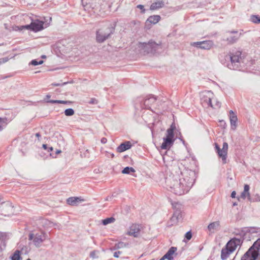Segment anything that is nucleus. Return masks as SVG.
<instances>
[{
	"label": "nucleus",
	"instance_id": "nucleus-1",
	"mask_svg": "<svg viewBox=\"0 0 260 260\" xmlns=\"http://www.w3.org/2000/svg\"><path fill=\"white\" fill-rule=\"evenodd\" d=\"M195 181V172L174 165L170 174L166 178V186L174 194L181 196L189 191Z\"/></svg>",
	"mask_w": 260,
	"mask_h": 260
},
{
	"label": "nucleus",
	"instance_id": "nucleus-2",
	"mask_svg": "<svg viewBox=\"0 0 260 260\" xmlns=\"http://www.w3.org/2000/svg\"><path fill=\"white\" fill-rule=\"evenodd\" d=\"M138 48L144 54L159 53L162 50L161 43H156L152 40H150L148 43H139Z\"/></svg>",
	"mask_w": 260,
	"mask_h": 260
},
{
	"label": "nucleus",
	"instance_id": "nucleus-3",
	"mask_svg": "<svg viewBox=\"0 0 260 260\" xmlns=\"http://www.w3.org/2000/svg\"><path fill=\"white\" fill-rule=\"evenodd\" d=\"M259 250L260 238H258L243 255L241 260H260Z\"/></svg>",
	"mask_w": 260,
	"mask_h": 260
},
{
	"label": "nucleus",
	"instance_id": "nucleus-4",
	"mask_svg": "<svg viewBox=\"0 0 260 260\" xmlns=\"http://www.w3.org/2000/svg\"><path fill=\"white\" fill-rule=\"evenodd\" d=\"M175 129V126L172 124L169 128L167 131V136L164 138V142L161 145L162 149H168L174 144V131Z\"/></svg>",
	"mask_w": 260,
	"mask_h": 260
},
{
	"label": "nucleus",
	"instance_id": "nucleus-5",
	"mask_svg": "<svg viewBox=\"0 0 260 260\" xmlns=\"http://www.w3.org/2000/svg\"><path fill=\"white\" fill-rule=\"evenodd\" d=\"M114 28L113 27L103 28L96 31V40L99 43H103L106 39L109 38L114 32Z\"/></svg>",
	"mask_w": 260,
	"mask_h": 260
},
{
	"label": "nucleus",
	"instance_id": "nucleus-6",
	"mask_svg": "<svg viewBox=\"0 0 260 260\" xmlns=\"http://www.w3.org/2000/svg\"><path fill=\"white\" fill-rule=\"evenodd\" d=\"M46 239V235L42 232L30 233L28 235V240L32 241L33 244L36 247H40L41 244Z\"/></svg>",
	"mask_w": 260,
	"mask_h": 260
},
{
	"label": "nucleus",
	"instance_id": "nucleus-7",
	"mask_svg": "<svg viewBox=\"0 0 260 260\" xmlns=\"http://www.w3.org/2000/svg\"><path fill=\"white\" fill-rule=\"evenodd\" d=\"M241 52L238 51L235 54L226 56L227 58L231 60V63L228 65V67L232 70H237L239 67L240 62Z\"/></svg>",
	"mask_w": 260,
	"mask_h": 260
},
{
	"label": "nucleus",
	"instance_id": "nucleus-8",
	"mask_svg": "<svg viewBox=\"0 0 260 260\" xmlns=\"http://www.w3.org/2000/svg\"><path fill=\"white\" fill-rule=\"evenodd\" d=\"M215 148L217 153H218V156L221 158L223 164H226L228 150V144L226 142H224L223 143L222 149H220L217 143H215Z\"/></svg>",
	"mask_w": 260,
	"mask_h": 260
},
{
	"label": "nucleus",
	"instance_id": "nucleus-9",
	"mask_svg": "<svg viewBox=\"0 0 260 260\" xmlns=\"http://www.w3.org/2000/svg\"><path fill=\"white\" fill-rule=\"evenodd\" d=\"M244 234V233L242 232L240 237L233 238L227 243L226 246L231 250L230 251L234 252L238 246L242 244L243 238L241 236V235H243Z\"/></svg>",
	"mask_w": 260,
	"mask_h": 260
},
{
	"label": "nucleus",
	"instance_id": "nucleus-10",
	"mask_svg": "<svg viewBox=\"0 0 260 260\" xmlns=\"http://www.w3.org/2000/svg\"><path fill=\"white\" fill-rule=\"evenodd\" d=\"M228 34H229L228 36L224 40L228 42V44H233L236 43L239 39L241 36V33H238L237 31H229Z\"/></svg>",
	"mask_w": 260,
	"mask_h": 260
},
{
	"label": "nucleus",
	"instance_id": "nucleus-11",
	"mask_svg": "<svg viewBox=\"0 0 260 260\" xmlns=\"http://www.w3.org/2000/svg\"><path fill=\"white\" fill-rule=\"evenodd\" d=\"M142 227L141 225L134 224L129 228V230L127 232V235L137 238L140 236L141 231Z\"/></svg>",
	"mask_w": 260,
	"mask_h": 260
},
{
	"label": "nucleus",
	"instance_id": "nucleus-12",
	"mask_svg": "<svg viewBox=\"0 0 260 260\" xmlns=\"http://www.w3.org/2000/svg\"><path fill=\"white\" fill-rule=\"evenodd\" d=\"M191 45L201 49L209 50L213 46V42L212 41L197 42H193Z\"/></svg>",
	"mask_w": 260,
	"mask_h": 260
},
{
	"label": "nucleus",
	"instance_id": "nucleus-13",
	"mask_svg": "<svg viewBox=\"0 0 260 260\" xmlns=\"http://www.w3.org/2000/svg\"><path fill=\"white\" fill-rule=\"evenodd\" d=\"M213 93L211 91H207L203 92L201 95V101L202 104L205 106H210L212 102Z\"/></svg>",
	"mask_w": 260,
	"mask_h": 260
},
{
	"label": "nucleus",
	"instance_id": "nucleus-14",
	"mask_svg": "<svg viewBox=\"0 0 260 260\" xmlns=\"http://www.w3.org/2000/svg\"><path fill=\"white\" fill-rule=\"evenodd\" d=\"M44 22L42 21L36 20L32 22L29 25H26L25 27L27 29H31L35 31H38L43 28Z\"/></svg>",
	"mask_w": 260,
	"mask_h": 260
},
{
	"label": "nucleus",
	"instance_id": "nucleus-15",
	"mask_svg": "<svg viewBox=\"0 0 260 260\" xmlns=\"http://www.w3.org/2000/svg\"><path fill=\"white\" fill-rule=\"evenodd\" d=\"M177 248L176 247H171L168 252L160 259V260H165L167 259L168 260H173V255H177Z\"/></svg>",
	"mask_w": 260,
	"mask_h": 260
},
{
	"label": "nucleus",
	"instance_id": "nucleus-16",
	"mask_svg": "<svg viewBox=\"0 0 260 260\" xmlns=\"http://www.w3.org/2000/svg\"><path fill=\"white\" fill-rule=\"evenodd\" d=\"M230 114L231 128L233 130H235L237 127V121L238 120L237 115L232 110L230 111Z\"/></svg>",
	"mask_w": 260,
	"mask_h": 260
},
{
	"label": "nucleus",
	"instance_id": "nucleus-17",
	"mask_svg": "<svg viewBox=\"0 0 260 260\" xmlns=\"http://www.w3.org/2000/svg\"><path fill=\"white\" fill-rule=\"evenodd\" d=\"M83 201L84 200L80 197H70L67 200V204L71 206H76L79 202Z\"/></svg>",
	"mask_w": 260,
	"mask_h": 260
},
{
	"label": "nucleus",
	"instance_id": "nucleus-18",
	"mask_svg": "<svg viewBox=\"0 0 260 260\" xmlns=\"http://www.w3.org/2000/svg\"><path fill=\"white\" fill-rule=\"evenodd\" d=\"M220 226V222L216 221L210 223L208 226V229L210 233H214L219 229Z\"/></svg>",
	"mask_w": 260,
	"mask_h": 260
},
{
	"label": "nucleus",
	"instance_id": "nucleus-19",
	"mask_svg": "<svg viewBox=\"0 0 260 260\" xmlns=\"http://www.w3.org/2000/svg\"><path fill=\"white\" fill-rule=\"evenodd\" d=\"M132 147L131 143L129 141H126L121 143L117 148V151L118 152H122L126 150L130 149Z\"/></svg>",
	"mask_w": 260,
	"mask_h": 260
},
{
	"label": "nucleus",
	"instance_id": "nucleus-20",
	"mask_svg": "<svg viewBox=\"0 0 260 260\" xmlns=\"http://www.w3.org/2000/svg\"><path fill=\"white\" fill-rule=\"evenodd\" d=\"M249 186L248 184H245L244 187V190L241 193L240 198L245 199L246 197H248V200L251 201V198L250 197V193H249Z\"/></svg>",
	"mask_w": 260,
	"mask_h": 260
},
{
	"label": "nucleus",
	"instance_id": "nucleus-21",
	"mask_svg": "<svg viewBox=\"0 0 260 260\" xmlns=\"http://www.w3.org/2000/svg\"><path fill=\"white\" fill-rule=\"evenodd\" d=\"M231 250L227 246H226L225 248H222L221 252V258L222 260L226 259L229 255L233 252L232 251H230Z\"/></svg>",
	"mask_w": 260,
	"mask_h": 260
},
{
	"label": "nucleus",
	"instance_id": "nucleus-22",
	"mask_svg": "<svg viewBox=\"0 0 260 260\" xmlns=\"http://www.w3.org/2000/svg\"><path fill=\"white\" fill-rule=\"evenodd\" d=\"M160 20L159 15H152L148 17L146 21V23L149 22L151 24H156Z\"/></svg>",
	"mask_w": 260,
	"mask_h": 260
},
{
	"label": "nucleus",
	"instance_id": "nucleus-23",
	"mask_svg": "<svg viewBox=\"0 0 260 260\" xmlns=\"http://www.w3.org/2000/svg\"><path fill=\"white\" fill-rule=\"evenodd\" d=\"M164 6V2L163 1H158L153 3L150 7L151 10H155L163 7Z\"/></svg>",
	"mask_w": 260,
	"mask_h": 260
},
{
	"label": "nucleus",
	"instance_id": "nucleus-24",
	"mask_svg": "<svg viewBox=\"0 0 260 260\" xmlns=\"http://www.w3.org/2000/svg\"><path fill=\"white\" fill-rule=\"evenodd\" d=\"M156 99L153 96H151L150 98H146L144 101V104L145 106H149L153 103H154Z\"/></svg>",
	"mask_w": 260,
	"mask_h": 260
},
{
	"label": "nucleus",
	"instance_id": "nucleus-25",
	"mask_svg": "<svg viewBox=\"0 0 260 260\" xmlns=\"http://www.w3.org/2000/svg\"><path fill=\"white\" fill-rule=\"evenodd\" d=\"M128 245V243L120 242L115 245L114 247H113V249L116 250L120 248H122L123 247L127 246Z\"/></svg>",
	"mask_w": 260,
	"mask_h": 260
},
{
	"label": "nucleus",
	"instance_id": "nucleus-26",
	"mask_svg": "<svg viewBox=\"0 0 260 260\" xmlns=\"http://www.w3.org/2000/svg\"><path fill=\"white\" fill-rule=\"evenodd\" d=\"M250 21L254 23H260V16L252 15L250 17Z\"/></svg>",
	"mask_w": 260,
	"mask_h": 260
},
{
	"label": "nucleus",
	"instance_id": "nucleus-27",
	"mask_svg": "<svg viewBox=\"0 0 260 260\" xmlns=\"http://www.w3.org/2000/svg\"><path fill=\"white\" fill-rule=\"evenodd\" d=\"M115 221V219L113 217H111L107 218L103 220L102 223L104 225H107L108 224L113 223Z\"/></svg>",
	"mask_w": 260,
	"mask_h": 260
},
{
	"label": "nucleus",
	"instance_id": "nucleus-28",
	"mask_svg": "<svg viewBox=\"0 0 260 260\" xmlns=\"http://www.w3.org/2000/svg\"><path fill=\"white\" fill-rule=\"evenodd\" d=\"M131 172H135V169L132 167H126L122 171V174H129Z\"/></svg>",
	"mask_w": 260,
	"mask_h": 260
},
{
	"label": "nucleus",
	"instance_id": "nucleus-29",
	"mask_svg": "<svg viewBox=\"0 0 260 260\" xmlns=\"http://www.w3.org/2000/svg\"><path fill=\"white\" fill-rule=\"evenodd\" d=\"M181 217L180 212L176 211L171 218V221H176Z\"/></svg>",
	"mask_w": 260,
	"mask_h": 260
},
{
	"label": "nucleus",
	"instance_id": "nucleus-30",
	"mask_svg": "<svg viewBox=\"0 0 260 260\" xmlns=\"http://www.w3.org/2000/svg\"><path fill=\"white\" fill-rule=\"evenodd\" d=\"M75 112L72 108H69L64 111V114L67 116H71L74 114Z\"/></svg>",
	"mask_w": 260,
	"mask_h": 260
},
{
	"label": "nucleus",
	"instance_id": "nucleus-31",
	"mask_svg": "<svg viewBox=\"0 0 260 260\" xmlns=\"http://www.w3.org/2000/svg\"><path fill=\"white\" fill-rule=\"evenodd\" d=\"M20 258L19 251L17 250L13 254V256L11 257L12 260H19Z\"/></svg>",
	"mask_w": 260,
	"mask_h": 260
},
{
	"label": "nucleus",
	"instance_id": "nucleus-32",
	"mask_svg": "<svg viewBox=\"0 0 260 260\" xmlns=\"http://www.w3.org/2000/svg\"><path fill=\"white\" fill-rule=\"evenodd\" d=\"M220 102L217 101H215V103L214 104H213L211 102V104L210 105V106L214 109H218L220 107Z\"/></svg>",
	"mask_w": 260,
	"mask_h": 260
},
{
	"label": "nucleus",
	"instance_id": "nucleus-33",
	"mask_svg": "<svg viewBox=\"0 0 260 260\" xmlns=\"http://www.w3.org/2000/svg\"><path fill=\"white\" fill-rule=\"evenodd\" d=\"M8 239L7 235L6 233H0V240L5 242Z\"/></svg>",
	"mask_w": 260,
	"mask_h": 260
},
{
	"label": "nucleus",
	"instance_id": "nucleus-34",
	"mask_svg": "<svg viewBox=\"0 0 260 260\" xmlns=\"http://www.w3.org/2000/svg\"><path fill=\"white\" fill-rule=\"evenodd\" d=\"M43 63V60H40L39 61H38L36 59H34V60H32L31 62H30V64L33 65V66H38L39 64H41Z\"/></svg>",
	"mask_w": 260,
	"mask_h": 260
},
{
	"label": "nucleus",
	"instance_id": "nucleus-35",
	"mask_svg": "<svg viewBox=\"0 0 260 260\" xmlns=\"http://www.w3.org/2000/svg\"><path fill=\"white\" fill-rule=\"evenodd\" d=\"M9 60V58L8 57H5L0 58V66L3 63H4L7 62Z\"/></svg>",
	"mask_w": 260,
	"mask_h": 260
},
{
	"label": "nucleus",
	"instance_id": "nucleus-36",
	"mask_svg": "<svg viewBox=\"0 0 260 260\" xmlns=\"http://www.w3.org/2000/svg\"><path fill=\"white\" fill-rule=\"evenodd\" d=\"M185 237L187 240H189L192 237V234L190 231L187 232L185 235Z\"/></svg>",
	"mask_w": 260,
	"mask_h": 260
},
{
	"label": "nucleus",
	"instance_id": "nucleus-37",
	"mask_svg": "<svg viewBox=\"0 0 260 260\" xmlns=\"http://www.w3.org/2000/svg\"><path fill=\"white\" fill-rule=\"evenodd\" d=\"M5 126L4 120L0 118V131L2 130L4 126Z\"/></svg>",
	"mask_w": 260,
	"mask_h": 260
},
{
	"label": "nucleus",
	"instance_id": "nucleus-38",
	"mask_svg": "<svg viewBox=\"0 0 260 260\" xmlns=\"http://www.w3.org/2000/svg\"><path fill=\"white\" fill-rule=\"evenodd\" d=\"M137 7L142 10V13H144L145 10L144 9V7L142 5H138Z\"/></svg>",
	"mask_w": 260,
	"mask_h": 260
},
{
	"label": "nucleus",
	"instance_id": "nucleus-39",
	"mask_svg": "<svg viewBox=\"0 0 260 260\" xmlns=\"http://www.w3.org/2000/svg\"><path fill=\"white\" fill-rule=\"evenodd\" d=\"M90 256L93 258H96L98 256L96 255V251H93L90 252Z\"/></svg>",
	"mask_w": 260,
	"mask_h": 260
},
{
	"label": "nucleus",
	"instance_id": "nucleus-40",
	"mask_svg": "<svg viewBox=\"0 0 260 260\" xmlns=\"http://www.w3.org/2000/svg\"><path fill=\"white\" fill-rule=\"evenodd\" d=\"M89 103L91 104H98V101L95 99H91L89 102Z\"/></svg>",
	"mask_w": 260,
	"mask_h": 260
},
{
	"label": "nucleus",
	"instance_id": "nucleus-41",
	"mask_svg": "<svg viewBox=\"0 0 260 260\" xmlns=\"http://www.w3.org/2000/svg\"><path fill=\"white\" fill-rule=\"evenodd\" d=\"M48 103L52 104H59V100H49L47 101Z\"/></svg>",
	"mask_w": 260,
	"mask_h": 260
},
{
	"label": "nucleus",
	"instance_id": "nucleus-42",
	"mask_svg": "<svg viewBox=\"0 0 260 260\" xmlns=\"http://www.w3.org/2000/svg\"><path fill=\"white\" fill-rule=\"evenodd\" d=\"M121 251H116V252H115L114 253L113 255H114V256L115 257L117 258V257H119V254H121Z\"/></svg>",
	"mask_w": 260,
	"mask_h": 260
},
{
	"label": "nucleus",
	"instance_id": "nucleus-43",
	"mask_svg": "<svg viewBox=\"0 0 260 260\" xmlns=\"http://www.w3.org/2000/svg\"><path fill=\"white\" fill-rule=\"evenodd\" d=\"M67 82H64L62 84L61 83H52V85L55 86H60L66 84Z\"/></svg>",
	"mask_w": 260,
	"mask_h": 260
},
{
	"label": "nucleus",
	"instance_id": "nucleus-44",
	"mask_svg": "<svg viewBox=\"0 0 260 260\" xmlns=\"http://www.w3.org/2000/svg\"><path fill=\"white\" fill-rule=\"evenodd\" d=\"M107 140L106 138H102L101 140V142L103 144H105L107 143Z\"/></svg>",
	"mask_w": 260,
	"mask_h": 260
},
{
	"label": "nucleus",
	"instance_id": "nucleus-45",
	"mask_svg": "<svg viewBox=\"0 0 260 260\" xmlns=\"http://www.w3.org/2000/svg\"><path fill=\"white\" fill-rule=\"evenodd\" d=\"M220 122L221 123V125L223 126V128H224L226 125V123L225 122V121L224 120H220Z\"/></svg>",
	"mask_w": 260,
	"mask_h": 260
},
{
	"label": "nucleus",
	"instance_id": "nucleus-46",
	"mask_svg": "<svg viewBox=\"0 0 260 260\" xmlns=\"http://www.w3.org/2000/svg\"><path fill=\"white\" fill-rule=\"evenodd\" d=\"M236 192L235 191H233L231 193V197L232 198H235L236 197Z\"/></svg>",
	"mask_w": 260,
	"mask_h": 260
},
{
	"label": "nucleus",
	"instance_id": "nucleus-47",
	"mask_svg": "<svg viewBox=\"0 0 260 260\" xmlns=\"http://www.w3.org/2000/svg\"><path fill=\"white\" fill-rule=\"evenodd\" d=\"M59 104H67V102H66V101L59 100Z\"/></svg>",
	"mask_w": 260,
	"mask_h": 260
},
{
	"label": "nucleus",
	"instance_id": "nucleus-48",
	"mask_svg": "<svg viewBox=\"0 0 260 260\" xmlns=\"http://www.w3.org/2000/svg\"><path fill=\"white\" fill-rule=\"evenodd\" d=\"M43 147L46 149V150H48V148L49 147H48L47 145V144H43Z\"/></svg>",
	"mask_w": 260,
	"mask_h": 260
},
{
	"label": "nucleus",
	"instance_id": "nucleus-49",
	"mask_svg": "<svg viewBox=\"0 0 260 260\" xmlns=\"http://www.w3.org/2000/svg\"><path fill=\"white\" fill-rule=\"evenodd\" d=\"M53 148L52 147H49L48 148V151H49V152L53 150Z\"/></svg>",
	"mask_w": 260,
	"mask_h": 260
},
{
	"label": "nucleus",
	"instance_id": "nucleus-50",
	"mask_svg": "<svg viewBox=\"0 0 260 260\" xmlns=\"http://www.w3.org/2000/svg\"><path fill=\"white\" fill-rule=\"evenodd\" d=\"M36 136L37 138H39L41 137V135H40V133H38L36 134Z\"/></svg>",
	"mask_w": 260,
	"mask_h": 260
},
{
	"label": "nucleus",
	"instance_id": "nucleus-51",
	"mask_svg": "<svg viewBox=\"0 0 260 260\" xmlns=\"http://www.w3.org/2000/svg\"><path fill=\"white\" fill-rule=\"evenodd\" d=\"M61 152V150H57L56 152H55V154H59Z\"/></svg>",
	"mask_w": 260,
	"mask_h": 260
},
{
	"label": "nucleus",
	"instance_id": "nucleus-52",
	"mask_svg": "<svg viewBox=\"0 0 260 260\" xmlns=\"http://www.w3.org/2000/svg\"><path fill=\"white\" fill-rule=\"evenodd\" d=\"M2 255V249L0 248V256Z\"/></svg>",
	"mask_w": 260,
	"mask_h": 260
},
{
	"label": "nucleus",
	"instance_id": "nucleus-53",
	"mask_svg": "<svg viewBox=\"0 0 260 260\" xmlns=\"http://www.w3.org/2000/svg\"><path fill=\"white\" fill-rule=\"evenodd\" d=\"M111 158H113L114 157V154L113 153H111L110 154Z\"/></svg>",
	"mask_w": 260,
	"mask_h": 260
},
{
	"label": "nucleus",
	"instance_id": "nucleus-54",
	"mask_svg": "<svg viewBox=\"0 0 260 260\" xmlns=\"http://www.w3.org/2000/svg\"><path fill=\"white\" fill-rule=\"evenodd\" d=\"M50 97H51V96H50V95H49V94H47V95H46V98H47V99H49Z\"/></svg>",
	"mask_w": 260,
	"mask_h": 260
},
{
	"label": "nucleus",
	"instance_id": "nucleus-55",
	"mask_svg": "<svg viewBox=\"0 0 260 260\" xmlns=\"http://www.w3.org/2000/svg\"><path fill=\"white\" fill-rule=\"evenodd\" d=\"M67 104H71L72 102L71 101H66Z\"/></svg>",
	"mask_w": 260,
	"mask_h": 260
},
{
	"label": "nucleus",
	"instance_id": "nucleus-56",
	"mask_svg": "<svg viewBox=\"0 0 260 260\" xmlns=\"http://www.w3.org/2000/svg\"><path fill=\"white\" fill-rule=\"evenodd\" d=\"M42 58H45V57H46V56H45V55H43V56H42Z\"/></svg>",
	"mask_w": 260,
	"mask_h": 260
},
{
	"label": "nucleus",
	"instance_id": "nucleus-57",
	"mask_svg": "<svg viewBox=\"0 0 260 260\" xmlns=\"http://www.w3.org/2000/svg\"><path fill=\"white\" fill-rule=\"evenodd\" d=\"M258 201H260V197H258Z\"/></svg>",
	"mask_w": 260,
	"mask_h": 260
},
{
	"label": "nucleus",
	"instance_id": "nucleus-58",
	"mask_svg": "<svg viewBox=\"0 0 260 260\" xmlns=\"http://www.w3.org/2000/svg\"><path fill=\"white\" fill-rule=\"evenodd\" d=\"M27 260H31L30 258H28L27 259Z\"/></svg>",
	"mask_w": 260,
	"mask_h": 260
},
{
	"label": "nucleus",
	"instance_id": "nucleus-59",
	"mask_svg": "<svg viewBox=\"0 0 260 260\" xmlns=\"http://www.w3.org/2000/svg\"><path fill=\"white\" fill-rule=\"evenodd\" d=\"M151 260H154V259H151Z\"/></svg>",
	"mask_w": 260,
	"mask_h": 260
},
{
	"label": "nucleus",
	"instance_id": "nucleus-60",
	"mask_svg": "<svg viewBox=\"0 0 260 260\" xmlns=\"http://www.w3.org/2000/svg\"><path fill=\"white\" fill-rule=\"evenodd\" d=\"M151 260H154V259H151Z\"/></svg>",
	"mask_w": 260,
	"mask_h": 260
}]
</instances>
